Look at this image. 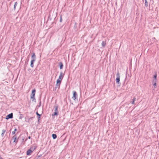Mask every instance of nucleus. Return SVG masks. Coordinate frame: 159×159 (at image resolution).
<instances>
[{
  "label": "nucleus",
  "instance_id": "31",
  "mask_svg": "<svg viewBox=\"0 0 159 159\" xmlns=\"http://www.w3.org/2000/svg\"><path fill=\"white\" fill-rule=\"evenodd\" d=\"M29 118H27L26 119V120H25V121L26 122H29V121L30 120H29Z\"/></svg>",
  "mask_w": 159,
  "mask_h": 159
},
{
  "label": "nucleus",
  "instance_id": "2",
  "mask_svg": "<svg viewBox=\"0 0 159 159\" xmlns=\"http://www.w3.org/2000/svg\"><path fill=\"white\" fill-rule=\"evenodd\" d=\"M116 77L117 78H116V84L119 85V86H120V73L119 72H118L116 74Z\"/></svg>",
  "mask_w": 159,
  "mask_h": 159
},
{
  "label": "nucleus",
  "instance_id": "26",
  "mask_svg": "<svg viewBox=\"0 0 159 159\" xmlns=\"http://www.w3.org/2000/svg\"><path fill=\"white\" fill-rule=\"evenodd\" d=\"M153 83L154 84H153V85L154 86V88H156L157 86V83Z\"/></svg>",
  "mask_w": 159,
  "mask_h": 159
},
{
  "label": "nucleus",
  "instance_id": "17",
  "mask_svg": "<svg viewBox=\"0 0 159 159\" xmlns=\"http://www.w3.org/2000/svg\"><path fill=\"white\" fill-rule=\"evenodd\" d=\"M17 130V129L16 128H15L14 129V131H12V133H11L12 134V135L15 134L16 131Z\"/></svg>",
  "mask_w": 159,
  "mask_h": 159
},
{
  "label": "nucleus",
  "instance_id": "4",
  "mask_svg": "<svg viewBox=\"0 0 159 159\" xmlns=\"http://www.w3.org/2000/svg\"><path fill=\"white\" fill-rule=\"evenodd\" d=\"M64 75L63 74L62 72L61 71V72H60V75L59 77V78L57 80H59L60 82V83H61V81L64 77Z\"/></svg>",
  "mask_w": 159,
  "mask_h": 159
},
{
  "label": "nucleus",
  "instance_id": "27",
  "mask_svg": "<svg viewBox=\"0 0 159 159\" xmlns=\"http://www.w3.org/2000/svg\"><path fill=\"white\" fill-rule=\"evenodd\" d=\"M135 98H134V99H133V101L131 102L132 104H134V101H135Z\"/></svg>",
  "mask_w": 159,
  "mask_h": 159
},
{
  "label": "nucleus",
  "instance_id": "18",
  "mask_svg": "<svg viewBox=\"0 0 159 159\" xmlns=\"http://www.w3.org/2000/svg\"><path fill=\"white\" fill-rule=\"evenodd\" d=\"M17 2H16L15 3L14 5V10H15L16 7L17 6Z\"/></svg>",
  "mask_w": 159,
  "mask_h": 159
},
{
  "label": "nucleus",
  "instance_id": "30",
  "mask_svg": "<svg viewBox=\"0 0 159 159\" xmlns=\"http://www.w3.org/2000/svg\"><path fill=\"white\" fill-rule=\"evenodd\" d=\"M29 56L27 57V58H26V60L27 61V62H28L29 61Z\"/></svg>",
  "mask_w": 159,
  "mask_h": 159
},
{
  "label": "nucleus",
  "instance_id": "40",
  "mask_svg": "<svg viewBox=\"0 0 159 159\" xmlns=\"http://www.w3.org/2000/svg\"><path fill=\"white\" fill-rule=\"evenodd\" d=\"M1 157L0 156V157Z\"/></svg>",
  "mask_w": 159,
  "mask_h": 159
},
{
  "label": "nucleus",
  "instance_id": "5",
  "mask_svg": "<svg viewBox=\"0 0 159 159\" xmlns=\"http://www.w3.org/2000/svg\"><path fill=\"white\" fill-rule=\"evenodd\" d=\"M12 139L14 140L13 142L16 144L18 142V138H17V136L16 134H15L12 137Z\"/></svg>",
  "mask_w": 159,
  "mask_h": 159
},
{
  "label": "nucleus",
  "instance_id": "15",
  "mask_svg": "<svg viewBox=\"0 0 159 159\" xmlns=\"http://www.w3.org/2000/svg\"><path fill=\"white\" fill-rule=\"evenodd\" d=\"M52 137L53 139H55L57 138V135L55 134H52Z\"/></svg>",
  "mask_w": 159,
  "mask_h": 159
},
{
  "label": "nucleus",
  "instance_id": "6",
  "mask_svg": "<svg viewBox=\"0 0 159 159\" xmlns=\"http://www.w3.org/2000/svg\"><path fill=\"white\" fill-rule=\"evenodd\" d=\"M78 96V95L76 92L75 91H73V96L72 97L74 100H75Z\"/></svg>",
  "mask_w": 159,
  "mask_h": 159
},
{
  "label": "nucleus",
  "instance_id": "10",
  "mask_svg": "<svg viewBox=\"0 0 159 159\" xmlns=\"http://www.w3.org/2000/svg\"><path fill=\"white\" fill-rule=\"evenodd\" d=\"M37 147V146L36 145H34L30 147V149L33 152L36 148Z\"/></svg>",
  "mask_w": 159,
  "mask_h": 159
},
{
  "label": "nucleus",
  "instance_id": "9",
  "mask_svg": "<svg viewBox=\"0 0 159 159\" xmlns=\"http://www.w3.org/2000/svg\"><path fill=\"white\" fill-rule=\"evenodd\" d=\"M32 152L33 151L30 148L27 151L26 155L27 156L30 155Z\"/></svg>",
  "mask_w": 159,
  "mask_h": 159
},
{
  "label": "nucleus",
  "instance_id": "36",
  "mask_svg": "<svg viewBox=\"0 0 159 159\" xmlns=\"http://www.w3.org/2000/svg\"><path fill=\"white\" fill-rule=\"evenodd\" d=\"M31 70V69L30 68H29L28 69V70Z\"/></svg>",
  "mask_w": 159,
  "mask_h": 159
},
{
  "label": "nucleus",
  "instance_id": "39",
  "mask_svg": "<svg viewBox=\"0 0 159 159\" xmlns=\"http://www.w3.org/2000/svg\"><path fill=\"white\" fill-rule=\"evenodd\" d=\"M128 76H129V75H128Z\"/></svg>",
  "mask_w": 159,
  "mask_h": 159
},
{
  "label": "nucleus",
  "instance_id": "3",
  "mask_svg": "<svg viewBox=\"0 0 159 159\" xmlns=\"http://www.w3.org/2000/svg\"><path fill=\"white\" fill-rule=\"evenodd\" d=\"M61 84V83L59 80H58L56 81V84L55 85V87L54 88V90H56V89L58 87V89L60 88V85Z\"/></svg>",
  "mask_w": 159,
  "mask_h": 159
},
{
  "label": "nucleus",
  "instance_id": "19",
  "mask_svg": "<svg viewBox=\"0 0 159 159\" xmlns=\"http://www.w3.org/2000/svg\"><path fill=\"white\" fill-rule=\"evenodd\" d=\"M145 0V6L146 7H148V2L147 1V0Z\"/></svg>",
  "mask_w": 159,
  "mask_h": 159
},
{
  "label": "nucleus",
  "instance_id": "29",
  "mask_svg": "<svg viewBox=\"0 0 159 159\" xmlns=\"http://www.w3.org/2000/svg\"><path fill=\"white\" fill-rule=\"evenodd\" d=\"M33 119V117H31L29 118V120H32Z\"/></svg>",
  "mask_w": 159,
  "mask_h": 159
},
{
  "label": "nucleus",
  "instance_id": "25",
  "mask_svg": "<svg viewBox=\"0 0 159 159\" xmlns=\"http://www.w3.org/2000/svg\"><path fill=\"white\" fill-rule=\"evenodd\" d=\"M59 21L60 22H61L62 21V15H61L60 16V19Z\"/></svg>",
  "mask_w": 159,
  "mask_h": 159
},
{
  "label": "nucleus",
  "instance_id": "32",
  "mask_svg": "<svg viewBox=\"0 0 159 159\" xmlns=\"http://www.w3.org/2000/svg\"><path fill=\"white\" fill-rule=\"evenodd\" d=\"M24 139H25V138L24 137H22V142H23L24 140Z\"/></svg>",
  "mask_w": 159,
  "mask_h": 159
},
{
  "label": "nucleus",
  "instance_id": "20",
  "mask_svg": "<svg viewBox=\"0 0 159 159\" xmlns=\"http://www.w3.org/2000/svg\"><path fill=\"white\" fill-rule=\"evenodd\" d=\"M30 99L32 100V101H34V100H35V97H30Z\"/></svg>",
  "mask_w": 159,
  "mask_h": 159
},
{
  "label": "nucleus",
  "instance_id": "13",
  "mask_svg": "<svg viewBox=\"0 0 159 159\" xmlns=\"http://www.w3.org/2000/svg\"><path fill=\"white\" fill-rule=\"evenodd\" d=\"M60 69H62L63 67V63L61 62H60L59 64Z\"/></svg>",
  "mask_w": 159,
  "mask_h": 159
},
{
  "label": "nucleus",
  "instance_id": "33",
  "mask_svg": "<svg viewBox=\"0 0 159 159\" xmlns=\"http://www.w3.org/2000/svg\"><path fill=\"white\" fill-rule=\"evenodd\" d=\"M40 120V118L38 119V123H39V121Z\"/></svg>",
  "mask_w": 159,
  "mask_h": 159
},
{
  "label": "nucleus",
  "instance_id": "37",
  "mask_svg": "<svg viewBox=\"0 0 159 159\" xmlns=\"http://www.w3.org/2000/svg\"><path fill=\"white\" fill-rule=\"evenodd\" d=\"M27 139H25V141H27Z\"/></svg>",
  "mask_w": 159,
  "mask_h": 159
},
{
  "label": "nucleus",
  "instance_id": "22",
  "mask_svg": "<svg viewBox=\"0 0 159 159\" xmlns=\"http://www.w3.org/2000/svg\"><path fill=\"white\" fill-rule=\"evenodd\" d=\"M157 73H156L153 76L154 79H157Z\"/></svg>",
  "mask_w": 159,
  "mask_h": 159
},
{
  "label": "nucleus",
  "instance_id": "12",
  "mask_svg": "<svg viewBox=\"0 0 159 159\" xmlns=\"http://www.w3.org/2000/svg\"><path fill=\"white\" fill-rule=\"evenodd\" d=\"M31 58L32 59H34L35 60H36V57L34 53V52L32 54Z\"/></svg>",
  "mask_w": 159,
  "mask_h": 159
},
{
  "label": "nucleus",
  "instance_id": "28",
  "mask_svg": "<svg viewBox=\"0 0 159 159\" xmlns=\"http://www.w3.org/2000/svg\"><path fill=\"white\" fill-rule=\"evenodd\" d=\"M41 101H40L39 103V104L38 106V107H40L41 105Z\"/></svg>",
  "mask_w": 159,
  "mask_h": 159
},
{
  "label": "nucleus",
  "instance_id": "34",
  "mask_svg": "<svg viewBox=\"0 0 159 159\" xmlns=\"http://www.w3.org/2000/svg\"><path fill=\"white\" fill-rule=\"evenodd\" d=\"M28 138L29 139H31V137H30V136H28Z\"/></svg>",
  "mask_w": 159,
  "mask_h": 159
},
{
  "label": "nucleus",
  "instance_id": "38",
  "mask_svg": "<svg viewBox=\"0 0 159 159\" xmlns=\"http://www.w3.org/2000/svg\"><path fill=\"white\" fill-rule=\"evenodd\" d=\"M27 64V63H26V62H25V64Z\"/></svg>",
  "mask_w": 159,
  "mask_h": 159
},
{
  "label": "nucleus",
  "instance_id": "16",
  "mask_svg": "<svg viewBox=\"0 0 159 159\" xmlns=\"http://www.w3.org/2000/svg\"><path fill=\"white\" fill-rule=\"evenodd\" d=\"M36 114L37 115V116H38V119H39V118H40V117L41 116V114H39L38 112V111H37L36 112Z\"/></svg>",
  "mask_w": 159,
  "mask_h": 159
},
{
  "label": "nucleus",
  "instance_id": "21",
  "mask_svg": "<svg viewBox=\"0 0 159 159\" xmlns=\"http://www.w3.org/2000/svg\"><path fill=\"white\" fill-rule=\"evenodd\" d=\"M102 45L103 47H105L106 45V43L104 41H102Z\"/></svg>",
  "mask_w": 159,
  "mask_h": 159
},
{
  "label": "nucleus",
  "instance_id": "11",
  "mask_svg": "<svg viewBox=\"0 0 159 159\" xmlns=\"http://www.w3.org/2000/svg\"><path fill=\"white\" fill-rule=\"evenodd\" d=\"M35 61V60L34 59H32L31 60L30 66L31 67L33 68L34 67V63Z\"/></svg>",
  "mask_w": 159,
  "mask_h": 159
},
{
  "label": "nucleus",
  "instance_id": "14",
  "mask_svg": "<svg viewBox=\"0 0 159 159\" xmlns=\"http://www.w3.org/2000/svg\"><path fill=\"white\" fill-rule=\"evenodd\" d=\"M6 129H3L2 130V133L1 134V136L2 137H3L4 136V134L6 132Z\"/></svg>",
  "mask_w": 159,
  "mask_h": 159
},
{
  "label": "nucleus",
  "instance_id": "1",
  "mask_svg": "<svg viewBox=\"0 0 159 159\" xmlns=\"http://www.w3.org/2000/svg\"><path fill=\"white\" fill-rule=\"evenodd\" d=\"M58 106L55 104L54 106V112L52 114V116H57L58 115Z\"/></svg>",
  "mask_w": 159,
  "mask_h": 159
},
{
  "label": "nucleus",
  "instance_id": "7",
  "mask_svg": "<svg viewBox=\"0 0 159 159\" xmlns=\"http://www.w3.org/2000/svg\"><path fill=\"white\" fill-rule=\"evenodd\" d=\"M13 117V114L11 113L6 116V119L8 120L9 119H11Z\"/></svg>",
  "mask_w": 159,
  "mask_h": 159
},
{
  "label": "nucleus",
  "instance_id": "24",
  "mask_svg": "<svg viewBox=\"0 0 159 159\" xmlns=\"http://www.w3.org/2000/svg\"><path fill=\"white\" fill-rule=\"evenodd\" d=\"M157 79H153L152 81V83L153 84V83H157Z\"/></svg>",
  "mask_w": 159,
  "mask_h": 159
},
{
  "label": "nucleus",
  "instance_id": "8",
  "mask_svg": "<svg viewBox=\"0 0 159 159\" xmlns=\"http://www.w3.org/2000/svg\"><path fill=\"white\" fill-rule=\"evenodd\" d=\"M36 90L35 89H34L32 90L30 97H35V94Z\"/></svg>",
  "mask_w": 159,
  "mask_h": 159
},
{
  "label": "nucleus",
  "instance_id": "23",
  "mask_svg": "<svg viewBox=\"0 0 159 159\" xmlns=\"http://www.w3.org/2000/svg\"><path fill=\"white\" fill-rule=\"evenodd\" d=\"M23 117H24L23 116V115H22V114H20V116L19 117V119H22Z\"/></svg>",
  "mask_w": 159,
  "mask_h": 159
},
{
  "label": "nucleus",
  "instance_id": "35",
  "mask_svg": "<svg viewBox=\"0 0 159 159\" xmlns=\"http://www.w3.org/2000/svg\"><path fill=\"white\" fill-rule=\"evenodd\" d=\"M139 60H138V63L139 64Z\"/></svg>",
  "mask_w": 159,
  "mask_h": 159
}]
</instances>
